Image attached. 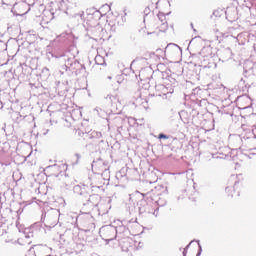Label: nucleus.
<instances>
[{
	"label": "nucleus",
	"mask_w": 256,
	"mask_h": 256,
	"mask_svg": "<svg viewBox=\"0 0 256 256\" xmlns=\"http://www.w3.org/2000/svg\"><path fill=\"white\" fill-rule=\"evenodd\" d=\"M78 225L81 231L89 233L95 229V218L90 213H85L79 216Z\"/></svg>",
	"instance_id": "obj_1"
},
{
	"label": "nucleus",
	"mask_w": 256,
	"mask_h": 256,
	"mask_svg": "<svg viewBox=\"0 0 256 256\" xmlns=\"http://www.w3.org/2000/svg\"><path fill=\"white\" fill-rule=\"evenodd\" d=\"M74 193H76V195H84V197H88L87 203L85 205H88V207H90V209H93V207H96L97 203H95L94 201L96 199L99 198V196L97 195H89V193H87V187L85 185L81 186V185H76L73 188Z\"/></svg>",
	"instance_id": "obj_2"
},
{
	"label": "nucleus",
	"mask_w": 256,
	"mask_h": 256,
	"mask_svg": "<svg viewBox=\"0 0 256 256\" xmlns=\"http://www.w3.org/2000/svg\"><path fill=\"white\" fill-rule=\"evenodd\" d=\"M99 235L103 239V241H106V243H109V241H113V239H117V228L111 225L102 226L100 228Z\"/></svg>",
	"instance_id": "obj_3"
},
{
	"label": "nucleus",
	"mask_w": 256,
	"mask_h": 256,
	"mask_svg": "<svg viewBox=\"0 0 256 256\" xmlns=\"http://www.w3.org/2000/svg\"><path fill=\"white\" fill-rule=\"evenodd\" d=\"M164 90L162 92V97H167L168 95H172L175 92V85H177V80L168 76L165 80Z\"/></svg>",
	"instance_id": "obj_4"
},
{
	"label": "nucleus",
	"mask_w": 256,
	"mask_h": 256,
	"mask_svg": "<svg viewBox=\"0 0 256 256\" xmlns=\"http://www.w3.org/2000/svg\"><path fill=\"white\" fill-rule=\"evenodd\" d=\"M154 206L155 203L153 202L147 203L146 201H141L140 211L141 213H149L157 217L159 215V207L155 208Z\"/></svg>",
	"instance_id": "obj_5"
},
{
	"label": "nucleus",
	"mask_w": 256,
	"mask_h": 256,
	"mask_svg": "<svg viewBox=\"0 0 256 256\" xmlns=\"http://www.w3.org/2000/svg\"><path fill=\"white\" fill-rule=\"evenodd\" d=\"M34 237L33 228H25L23 232V236L18 239L19 245H31Z\"/></svg>",
	"instance_id": "obj_6"
},
{
	"label": "nucleus",
	"mask_w": 256,
	"mask_h": 256,
	"mask_svg": "<svg viewBox=\"0 0 256 256\" xmlns=\"http://www.w3.org/2000/svg\"><path fill=\"white\" fill-rule=\"evenodd\" d=\"M29 9H30L29 4L25 2H20V3L14 4L12 11H14L16 15H19L20 17H22V15H27V13H29Z\"/></svg>",
	"instance_id": "obj_7"
},
{
	"label": "nucleus",
	"mask_w": 256,
	"mask_h": 256,
	"mask_svg": "<svg viewBox=\"0 0 256 256\" xmlns=\"http://www.w3.org/2000/svg\"><path fill=\"white\" fill-rule=\"evenodd\" d=\"M116 229V239L121 240L129 237V228L125 227V225H120L118 227H115Z\"/></svg>",
	"instance_id": "obj_8"
},
{
	"label": "nucleus",
	"mask_w": 256,
	"mask_h": 256,
	"mask_svg": "<svg viewBox=\"0 0 256 256\" xmlns=\"http://www.w3.org/2000/svg\"><path fill=\"white\" fill-rule=\"evenodd\" d=\"M51 171L54 173L53 175L55 177H59V175H61V173H63L64 171H67V165L65 164H60V165H53L51 166Z\"/></svg>",
	"instance_id": "obj_9"
},
{
	"label": "nucleus",
	"mask_w": 256,
	"mask_h": 256,
	"mask_svg": "<svg viewBox=\"0 0 256 256\" xmlns=\"http://www.w3.org/2000/svg\"><path fill=\"white\" fill-rule=\"evenodd\" d=\"M92 167L93 169H96V171H99L100 173L107 171V165H105V162H103V160L93 162Z\"/></svg>",
	"instance_id": "obj_10"
},
{
	"label": "nucleus",
	"mask_w": 256,
	"mask_h": 256,
	"mask_svg": "<svg viewBox=\"0 0 256 256\" xmlns=\"http://www.w3.org/2000/svg\"><path fill=\"white\" fill-rule=\"evenodd\" d=\"M118 241L122 251H126V252L129 251V248L131 247V239L129 238V236L127 238L120 239Z\"/></svg>",
	"instance_id": "obj_11"
},
{
	"label": "nucleus",
	"mask_w": 256,
	"mask_h": 256,
	"mask_svg": "<svg viewBox=\"0 0 256 256\" xmlns=\"http://www.w3.org/2000/svg\"><path fill=\"white\" fill-rule=\"evenodd\" d=\"M151 73H153V71H151V69L140 71L139 77H140L141 81H147L148 83H151Z\"/></svg>",
	"instance_id": "obj_12"
},
{
	"label": "nucleus",
	"mask_w": 256,
	"mask_h": 256,
	"mask_svg": "<svg viewBox=\"0 0 256 256\" xmlns=\"http://www.w3.org/2000/svg\"><path fill=\"white\" fill-rule=\"evenodd\" d=\"M106 101H108V103H110L111 105H117V103H119V94H117V92H114L113 94H108L105 97Z\"/></svg>",
	"instance_id": "obj_13"
},
{
	"label": "nucleus",
	"mask_w": 256,
	"mask_h": 256,
	"mask_svg": "<svg viewBox=\"0 0 256 256\" xmlns=\"http://www.w3.org/2000/svg\"><path fill=\"white\" fill-rule=\"evenodd\" d=\"M77 65H79V62H77L75 58H68L65 62L66 69H70V71H73V69H75Z\"/></svg>",
	"instance_id": "obj_14"
},
{
	"label": "nucleus",
	"mask_w": 256,
	"mask_h": 256,
	"mask_svg": "<svg viewBox=\"0 0 256 256\" xmlns=\"http://www.w3.org/2000/svg\"><path fill=\"white\" fill-rule=\"evenodd\" d=\"M165 89V84H157L155 86L156 96L163 97V91Z\"/></svg>",
	"instance_id": "obj_15"
},
{
	"label": "nucleus",
	"mask_w": 256,
	"mask_h": 256,
	"mask_svg": "<svg viewBox=\"0 0 256 256\" xmlns=\"http://www.w3.org/2000/svg\"><path fill=\"white\" fill-rule=\"evenodd\" d=\"M62 180L64 182V187H66V189H69V187L73 185V180L69 178V176L67 175L63 176Z\"/></svg>",
	"instance_id": "obj_16"
},
{
	"label": "nucleus",
	"mask_w": 256,
	"mask_h": 256,
	"mask_svg": "<svg viewBox=\"0 0 256 256\" xmlns=\"http://www.w3.org/2000/svg\"><path fill=\"white\" fill-rule=\"evenodd\" d=\"M171 51H179V46L176 44H168L165 48V53H171Z\"/></svg>",
	"instance_id": "obj_17"
},
{
	"label": "nucleus",
	"mask_w": 256,
	"mask_h": 256,
	"mask_svg": "<svg viewBox=\"0 0 256 256\" xmlns=\"http://www.w3.org/2000/svg\"><path fill=\"white\" fill-rule=\"evenodd\" d=\"M95 62L97 65H105V58H103L101 55H97L95 57Z\"/></svg>",
	"instance_id": "obj_18"
},
{
	"label": "nucleus",
	"mask_w": 256,
	"mask_h": 256,
	"mask_svg": "<svg viewBox=\"0 0 256 256\" xmlns=\"http://www.w3.org/2000/svg\"><path fill=\"white\" fill-rule=\"evenodd\" d=\"M3 5L14 7L17 0H1Z\"/></svg>",
	"instance_id": "obj_19"
},
{
	"label": "nucleus",
	"mask_w": 256,
	"mask_h": 256,
	"mask_svg": "<svg viewBox=\"0 0 256 256\" xmlns=\"http://www.w3.org/2000/svg\"><path fill=\"white\" fill-rule=\"evenodd\" d=\"M250 14L252 15V17H256V5H252L249 8Z\"/></svg>",
	"instance_id": "obj_20"
},
{
	"label": "nucleus",
	"mask_w": 256,
	"mask_h": 256,
	"mask_svg": "<svg viewBox=\"0 0 256 256\" xmlns=\"http://www.w3.org/2000/svg\"><path fill=\"white\" fill-rule=\"evenodd\" d=\"M158 19H159L160 23H165L166 22L165 21V19H166L165 14L159 13L158 14Z\"/></svg>",
	"instance_id": "obj_21"
},
{
	"label": "nucleus",
	"mask_w": 256,
	"mask_h": 256,
	"mask_svg": "<svg viewBox=\"0 0 256 256\" xmlns=\"http://www.w3.org/2000/svg\"><path fill=\"white\" fill-rule=\"evenodd\" d=\"M167 22H162L160 26V31H167Z\"/></svg>",
	"instance_id": "obj_22"
},
{
	"label": "nucleus",
	"mask_w": 256,
	"mask_h": 256,
	"mask_svg": "<svg viewBox=\"0 0 256 256\" xmlns=\"http://www.w3.org/2000/svg\"><path fill=\"white\" fill-rule=\"evenodd\" d=\"M191 243H193V241H192ZM191 243L188 244V245L184 248L183 256H187V250L189 249V246L191 245Z\"/></svg>",
	"instance_id": "obj_23"
},
{
	"label": "nucleus",
	"mask_w": 256,
	"mask_h": 256,
	"mask_svg": "<svg viewBox=\"0 0 256 256\" xmlns=\"http://www.w3.org/2000/svg\"><path fill=\"white\" fill-rule=\"evenodd\" d=\"M158 139H169V136L165 134H159Z\"/></svg>",
	"instance_id": "obj_24"
},
{
	"label": "nucleus",
	"mask_w": 256,
	"mask_h": 256,
	"mask_svg": "<svg viewBox=\"0 0 256 256\" xmlns=\"http://www.w3.org/2000/svg\"><path fill=\"white\" fill-rule=\"evenodd\" d=\"M199 245V252L197 253V256H200L201 255V252L203 251V249L201 248V245L200 244H198Z\"/></svg>",
	"instance_id": "obj_25"
},
{
	"label": "nucleus",
	"mask_w": 256,
	"mask_h": 256,
	"mask_svg": "<svg viewBox=\"0 0 256 256\" xmlns=\"http://www.w3.org/2000/svg\"><path fill=\"white\" fill-rule=\"evenodd\" d=\"M210 50H211L210 48H203L202 51H201V53H202V55H203V53H205V51H210Z\"/></svg>",
	"instance_id": "obj_26"
},
{
	"label": "nucleus",
	"mask_w": 256,
	"mask_h": 256,
	"mask_svg": "<svg viewBox=\"0 0 256 256\" xmlns=\"http://www.w3.org/2000/svg\"><path fill=\"white\" fill-rule=\"evenodd\" d=\"M235 139H236L237 141H240L241 138H239V136H236Z\"/></svg>",
	"instance_id": "obj_27"
},
{
	"label": "nucleus",
	"mask_w": 256,
	"mask_h": 256,
	"mask_svg": "<svg viewBox=\"0 0 256 256\" xmlns=\"http://www.w3.org/2000/svg\"><path fill=\"white\" fill-rule=\"evenodd\" d=\"M54 223H57V214H55V221Z\"/></svg>",
	"instance_id": "obj_28"
},
{
	"label": "nucleus",
	"mask_w": 256,
	"mask_h": 256,
	"mask_svg": "<svg viewBox=\"0 0 256 256\" xmlns=\"http://www.w3.org/2000/svg\"><path fill=\"white\" fill-rule=\"evenodd\" d=\"M126 11H127V9H124V15H127V12H126Z\"/></svg>",
	"instance_id": "obj_29"
},
{
	"label": "nucleus",
	"mask_w": 256,
	"mask_h": 256,
	"mask_svg": "<svg viewBox=\"0 0 256 256\" xmlns=\"http://www.w3.org/2000/svg\"><path fill=\"white\" fill-rule=\"evenodd\" d=\"M95 111H97V113L99 114V108H96Z\"/></svg>",
	"instance_id": "obj_30"
},
{
	"label": "nucleus",
	"mask_w": 256,
	"mask_h": 256,
	"mask_svg": "<svg viewBox=\"0 0 256 256\" xmlns=\"http://www.w3.org/2000/svg\"><path fill=\"white\" fill-rule=\"evenodd\" d=\"M76 157H78V159H79V157H81L79 154H76Z\"/></svg>",
	"instance_id": "obj_31"
},
{
	"label": "nucleus",
	"mask_w": 256,
	"mask_h": 256,
	"mask_svg": "<svg viewBox=\"0 0 256 256\" xmlns=\"http://www.w3.org/2000/svg\"><path fill=\"white\" fill-rule=\"evenodd\" d=\"M5 233V231H3L2 233L0 232V235H3Z\"/></svg>",
	"instance_id": "obj_32"
},
{
	"label": "nucleus",
	"mask_w": 256,
	"mask_h": 256,
	"mask_svg": "<svg viewBox=\"0 0 256 256\" xmlns=\"http://www.w3.org/2000/svg\"><path fill=\"white\" fill-rule=\"evenodd\" d=\"M243 109H247V106H244Z\"/></svg>",
	"instance_id": "obj_33"
},
{
	"label": "nucleus",
	"mask_w": 256,
	"mask_h": 256,
	"mask_svg": "<svg viewBox=\"0 0 256 256\" xmlns=\"http://www.w3.org/2000/svg\"><path fill=\"white\" fill-rule=\"evenodd\" d=\"M234 185H235V187H237V182H235V184H234Z\"/></svg>",
	"instance_id": "obj_34"
},
{
	"label": "nucleus",
	"mask_w": 256,
	"mask_h": 256,
	"mask_svg": "<svg viewBox=\"0 0 256 256\" xmlns=\"http://www.w3.org/2000/svg\"><path fill=\"white\" fill-rule=\"evenodd\" d=\"M191 27H192V29H193V24H191Z\"/></svg>",
	"instance_id": "obj_35"
},
{
	"label": "nucleus",
	"mask_w": 256,
	"mask_h": 256,
	"mask_svg": "<svg viewBox=\"0 0 256 256\" xmlns=\"http://www.w3.org/2000/svg\"><path fill=\"white\" fill-rule=\"evenodd\" d=\"M108 79H111V76H109Z\"/></svg>",
	"instance_id": "obj_36"
},
{
	"label": "nucleus",
	"mask_w": 256,
	"mask_h": 256,
	"mask_svg": "<svg viewBox=\"0 0 256 256\" xmlns=\"http://www.w3.org/2000/svg\"><path fill=\"white\" fill-rule=\"evenodd\" d=\"M254 138L256 139V135H254Z\"/></svg>",
	"instance_id": "obj_37"
}]
</instances>
